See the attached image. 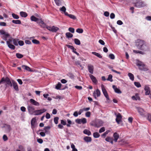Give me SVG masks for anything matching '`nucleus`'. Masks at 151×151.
I'll use <instances>...</instances> for the list:
<instances>
[{
	"instance_id": "1",
	"label": "nucleus",
	"mask_w": 151,
	"mask_h": 151,
	"mask_svg": "<svg viewBox=\"0 0 151 151\" xmlns=\"http://www.w3.org/2000/svg\"><path fill=\"white\" fill-rule=\"evenodd\" d=\"M138 49L139 50H142L144 51H148L149 50V48L145 43L144 41L143 40H139L138 42V44L137 45Z\"/></svg>"
},
{
	"instance_id": "2",
	"label": "nucleus",
	"mask_w": 151,
	"mask_h": 151,
	"mask_svg": "<svg viewBox=\"0 0 151 151\" xmlns=\"http://www.w3.org/2000/svg\"><path fill=\"white\" fill-rule=\"evenodd\" d=\"M3 79L2 84L4 85H5V88L7 86V85L10 86L11 87L12 86V82H11L9 79L8 78L6 77L5 78L4 77L2 78L1 79Z\"/></svg>"
},
{
	"instance_id": "3",
	"label": "nucleus",
	"mask_w": 151,
	"mask_h": 151,
	"mask_svg": "<svg viewBox=\"0 0 151 151\" xmlns=\"http://www.w3.org/2000/svg\"><path fill=\"white\" fill-rule=\"evenodd\" d=\"M137 65L139 66V69L141 70L146 71L148 70L145 65L141 62L137 63Z\"/></svg>"
},
{
	"instance_id": "4",
	"label": "nucleus",
	"mask_w": 151,
	"mask_h": 151,
	"mask_svg": "<svg viewBox=\"0 0 151 151\" xmlns=\"http://www.w3.org/2000/svg\"><path fill=\"white\" fill-rule=\"evenodd\" d=\"M101 88L103 93L107 99V100H109L108 95L103 84H102L101 85Z\"/></svg>"
},
{
	"instance_id": "5",
	"label": "nucleus",
	"mask_w": 151,
	"mask_h": 151,
	"mask_svg": "<svg viewBox=\"0 0 151 151\" xmlns=\"http://www.w3.org/2000/svg\"><path fill=\"white\" fill-rule=\"evenodd\" d=\"M46 111V110L45 109H43L35 110L34 111V114L35 115H40L44 113Z\"/></svg>"
},
{
	"instance_id": "6",
	"label": "nucleus",
	"mask_w": 151,
	"mask_h": 151,
	"mask_svg": "<svg viewBox=\"0 0 151 151\" xmlns=\"http://www.w3.org/2000/svg\"><path fill=\"white\" fill-rule=\"evenodd\" d=\"M46 28L50 31H52V32H56L58 30H59V28L57 27H55L54 26H53L52 27H47Z\"/></svg>"
},
{
	"instance_id": "7",
	"label": "nucleus",
	"mask_w": 151,
	"mask_h": 151,
	"mask_svg": "<svg viewBox=\"0 0 151 151\" xmlns=\"http://www.w3.org/2000/svg\"><path fill=\"white\" fill-rule=\"evenodd\" d=\"M76 122L78 124H81V123L84 124L86 123L87 121L86 118H83L81 119H76Z\"/></svg>"
},
{
	"instance_id": "8",
	"label": "nucleus",
	"mask_w": 151,
	"mask_h": 151,
	"mask_svg": "<svg viewBox=\"0 0 151 151\" xmlns=\"http://www.w3.org/2000/svg\"><path fill=\"white\" fill-rule=\"evenodd\" d=\"M0 33L1 35H3V37H8L10 36V35L4 30H0Z\"/></svg>"
},
{
	"instance_id": "9",
	"label": "nucleus",
	"mask_w": 151,
	"mask_h": 151,
	"mask_svg": "<svg viewBox=\"0 0 151 151\" xmlns=\"http://www.w3.org/2000/svg\"><path fill=\"white\" fill-rule=\"evenodd\" d=\"M27 109L29 113L31 115L34 114V111H35V108L33 106H28Z\"/></svg>"
},
{
	"instance_id": "10",
	"label": "nucleus",
	"mask_w": 151,
	"mask_h": 151,
	"mask_svg": "<svg viewBox=\"0 0 151 151\" xmlns=\"http://www.w3.org/2000/svg\"><path fill=\"white\" fill-rule=\"evenodd\" d=\"M12 83L14 89L16 91H18L19 88L17 83L14 80H12Z\"/></svg>"
},
{
	"instance_id": "11",
	"label": "nucleus",
	"mask_w": 151,
	"mask_h": 151,
	"mask_svg": "<svg viewBox=\"0 0 151 151\" xmlns=\"http://www.w3.org/2000/svg\"><path fill=\"white\" fill-rule=\"evenodd\" d=\"M122 116L120 113L116 115V120L118 124H119L120 122L122 121Z\"/></svg>"
},
{
	"instance_id": "12",
	"label": "nucleus",
	"mask_w": 151,
	"mask_h": 151,
	"mask_svg": "<svg viewBox=\"0 0 151 151\" xmlns=\"http://www.w3.org/2000/svg\"><path fill=\"white\" fill-rule=\"evenodd\" d=\"M96 94L97 97H99L101 95V92L99 89H97L95 91H94L93 93V96L95 98V99H96Z\"/></svg>"
},
{
	"instance_id": "13",
	"label": "nucleus",
	"mask_w": 151,
	"mask_h": 151,
	"mask_svg": "<svg viewBox=\"0 0 151 151\" xmlns=\"http://www.w3.org/2000/svg\"><path fill=\"white\" fill-rule=\"evenodd\" d=\"M88 71L91 74H93V66L91 65H88Z\"/></svg>"
},
{
	"instance_id": "14",
	"label": "nucleus",
	"mask_w": 151,
	"mask_h": 151,
	"mask_svg": "<svg viewBox=\"0 0 151 151\" xmlns=\"http://www.w3.org/2000/svg\"><path fill=\"white\" fill-rule=\"evenodd\" d=\"M38 23L40 25L42 28H46V27H47L44 22L41 19H40V21L39 22H38Z\"/></svg>"
},
{
	"instance_id": "15",
	"label": "nucleus",
	"mask_w": 151,
	"mask_h": 151,
	"mask_svg": "<svg viewBox=\"0 0 151 151\" xmlns=\"http://www.w3.org/2000/svg\"><path fill=\"white\" fill-rule=\"evenodd\" d=\"M144 89L145 91V94L146 95H148L150 92V91L149 87L147 86H145Z\"/></svg>"
},
{
	"instance_id": "16",
	"label": "nucleus",
	"mask_w": 151,
	"mask_h": 151,
	"mask_svg": "<svg viewBox=\"0 0 151 151\" xmlns=\"http://www.w3.org/2000/svg\"><path fill=\"white\" fill-rule=\"evenodd\" d=\"M30 102L32 104L36 106H39L40 105L39 103L33 99H31L30 100Z\"/></svg>"
},
{
	"instance_id": "17",
	"label": "nucleus",
	"mask_w": 151,
	"mask_h": 151,
	"mask_svg": "<svg viewBox=\"0 0 151 151\" xmlns=\"http://www.w3.org/2000/svg\"><path fill=\"white\" fill-rule=\"evenodd\" d=\"M89 76L93 83L95 84L97 83L98 82L97 80L93 76L90 74L89 75Z\"/></svg>"
},
{
	"instance_id": "18",
	"label": "nucleus",
	"mask_w": 151,
	"mask_h": 151,
	"mask_svg": "<svg viewBox=\"0 0 151 151\" xmlns=\"http://www.w3.org/2000/svg\"><path fill=\"white\" fill-rule=\"evenodd\" d=\"M112 87L116 93H122V91L120 90V89L118 88L115 86L113 85Z\"/></svg>"
},
{
	"instance_id": "19",
	"label": "nucleus",
	"mask_w": 151,
	"mask_h": 151,
	"mask_svg": "<svg viewBox=\"0 0 151 151\" xmlns=\"http://www.w3.org/2000/svg\"><path fill=\"white\" fill-rule=\"evenodd\" d=\"M22 67L23 69L27 71L30 72L32 71V70H31V68L25 65H22Z\"/></svg>"
},
{
	"instance_id": "20",
	"label": "nucleus",
	"mask_w": 151,
	"mask_h": 151,
	"mask_svg": "<svg viewBox=\"0 0 151 151\" xmlns=\"http://www.w3.org/2000/svg\"><path fill=\"white\" fill-rule=\"evenodd\" d=\"M103 122L101 121H99L95 124V127H99L103 125Z\"/></svg>"
},
{
	"instance_id": "21",
	"label": "nucleus",
	"mask_w": 151,
	"mask_h": 151,
	"mask_svg": "<svg viewBox=\"0 0 151 151\" xmlns=\"http://www.w3.org/2000/svg\"><path fill=\"white\" fill-rule=\"evenodd\" d=\"M6 43L8 47L10 49H11L12 50H14L15 48V47L13 45L11 44L9 42V41H7Z\"/></svg>"
},
{
	"instance_id": "22",
	"label": "nucleus",
	"mask_w": 151,
	"mask_h": 151,
	"mask_svg": "<svg viewBox=\"0 0 151 151\" xmlns=\"http://www.w3.org/2000/svg\"><path fill=\"white\" fill-rule=\"evenodd\" d=\"M114 137V141L116 142L117 141V139L119 137V136L118 134L116 132H115L113 135Z\"/></svg>"
},
{
	"instance_id": "23",
	"label": "nucleus",
	"mask_w": 151,
	"mask_h": 151,
	"mask_svg": "<svg viewBox=\"0 0 151 151\" xmlns=\"http://www.w3.org/2000/svg\"><path fill=\"white\" fill-rule=\"evenodd\" d=\"M30 19L32 21L35 22L37 21V22H39V21H40V19H39L36 18L35 16H34L33 15L31 17Z\"/></svg>"
},
{
	"instance_id": "24",
	"label": "nucleus",
	"mask_w": 151,
	"mask_h": 151,
	"mask_svg": "<svg viewBox=\"0 0 151 151\" xmlns=\"http://www.w3.org/2000/svg\"><path fill=\"white\" fill-rule=\"evenodd\" d=\"M66 16H68L71 19H73L75 20L76 19V17L73 15L71 14H68V13H66Z\"/></svg>"
},
{
	"instance_id": "25",
	"label": "nucleus",
	"mask_w": 151,
	"mask_h": 151,
	"mask_svg": "<svg viewBox=\"0 0 151 151\" xmlns=\"http://www.w3.org/2000/svg\"><path fill=\"white\" fill-rule=\"evenodd\" d=\"M132 98L134 100H140V98L139 96L137 94H136L135 96H133L132 97Z\"/></svg>"
},
{
	"instance_id": "26",
	"label": "nucleus",
	"mask_w": 151,
	"mask_h": 151,
	"mask_svg": "<svg viewBox=\"0 0 151 151\" xmlns=\"http://www.w3.org/2000/svg\"><path fill=\"white\" fill-rule=\"evenodd\" d=\"M84 140L87 142H90L91 141V138L89 137H86L84 138Z\"/></svg>"
},
{
	"instance_id": "27",
	"label": "nucleus",
	"mask_w": 151,
	"mask_h": 151,
	"mask_svg": "<svg viewBox=\"0 0 151 151\" xmlns=\"http://www.w3.org/2000/svg\"><path fill=\"white\" fill-rule=\"evenodd\" d=\"M20 14L21 16L22 17H26L27 16V14L26 12H20Z\"/></svg>"
},
{
	"instance_id": "28",
	"label": "nucleus",
	"mask_w": 151,
	"mask_h": 151,
	"mask_svg": "<svg viewBox=\"0 0 151 151\" xmlns=\"http://www.w3.org/2000/svg\"><path fill=\"white\" fill-rule=\"evenodd\" d=\"M83 133L86 134L88 135V136H89L91 135V132L90 131L87 129H85L83 131Z\"/></svg>"
},
{
	"instance_id": "29",
	"label": "nucleus",
	"mask_w": 151,
	"mask_h": 151,
	"mask_svg": "<svg viewBox=\"0 0 151 151\" xmlns=\"http://www.w3.org/2000/svg\"><path fill=\"white\" fill-rule=\"evenodd\" d=\"M92 54L97 56V57L100 58H102V56L99 53H97L96 52H92Z\"/></svg>"
},
{
	"instance_id": "30",
	"label": "nucleus",
	"mask_w": 151,
	"mask_h": 151,
	"mask_svg": "<svg viewBox=\"0 0 151 151\" xmlns=\"http://www.w3.org/2000/svg\"><path fill=\"white\" fill-rule=\"evenodd\" d=\"M142 2H137L135 4L134 6L137 7H141Z\"/></svg>"
},
{
	"instance_id": "31",
	"label": "nucleus",
	"mask_w": 151,
	"mask_h": 151,
	"mask_svg": "<svg viewBox=\"0 0 151 151\" xmlns=\"http://www.w3.org/2000/svg\"><path fill=\"white\" fill-rule=\"evenodd\" d=\"M36 122L35 118H32L31 121V125L32 126H34Z\"/></svg>"
},
{
	"instance_id": "32",
	"label": "nucleus",
	"mask_w": 151,
	"mask_h": 151,
	"mask_svg": "<svg viewBox=\"0 0 151 151\" xmlns=\"http://www.w3.org/2000/svg\"><path fill=\"white\" fill-rule=\"evenodd\" d=\"M128 76L129 77L131 80L132 81H133L134 80V76L133 74L131 73H129L128 74Z\"/></svg>"
},
{
	"instance_id": "33",
	"label": "nucleus",
	"mask_w": 151,
	"mask_h": 151,
	"mask_svg": "<svg viewBox=\"0 0 151 151\" xmlns=\"http://www.w3.org/2000/svg\"><path fill=\"white\" fill-rule=\"evenodd\" d=\"M50 126H47L44 127V128L43 131L45 132V133L47 132H48L49 130L50 129Z\"/></svg>"
},
{
	"instance_id": "34",
	"label": "nucleus",
	"mask_w": 151,
	"mask_h": 151,
	"mask_svg": "<svg viewBox=\"0 0 151 151\" xmlns=\"http://www.w3.org/2000/svg\"><path fill=\"white\" fill-rule=\"evenodd\" d=\"M12 22L15 24H21V22L20 20H13Z\"/></svg>"
},
{
	"instance_id": "35",
	"label": "nucleus",
	"mask_w": 151,
	"mask_h": 151,
	"mask_svg": "<svg viewBox=\"0 0 151 151\" xmlns=\"http://www.w3.org/2000/svg\"><path fill=\"white\" fill-rule=\"evenodd\" d=\"M66 36L68 38H71L73 36V35L70 32H67L66 33Z\"/></svg>"
},
{
	"instance_id": "36",
	"label": "nucleus",
	"mask_w": 151,
	"mask_h": 151,
	"mask_svg": "<svg viewBox=\"0 0 151 151\" xmlns=\"http://www.w3.org/2000/svg\"><path fill=\"white\" fill-rule=\"evenodd\" d=\"M60 11L63 12H64L65 14L66 15V13H68L67 12H66V9L65 7L64 6H63L62 8H61L60 9Z\"/></svg>"
},
{
	"instance_id": "37",
	"label": "nucleus",
	"mask_w": 151,
	"mask_h": 151,
	"mask_svg": "<svg viewBox=\"0 0 151 151\" xmlns=\"http://www.w3.org/2000/svg\"><path fill=\"white\" fill-rule=\"evenodd\" d=\"M133 52L137 54V53H139L142 54H144V53L143 52H142V51H139V50H133Z\"/></svg>"
},
{
	"instance_id": "38",
	"label": "nucleus",
	"mask_w": 151,
	"mask_h": 151,
	"mask_svg": "<svg viewBox=\"0 0 151 151\" xmlns=\"http://www.w3.org/2000/svg\"><path fill=\"white\" fill-rule=\"evenodd\" d=\"M74 42L75 43L78 45H79L81 44L80 41L77 39H74Z\"/></svg>"
},
{
	"instance_id": "39",
	"label": "nucleus",
	"mask_w": 151,
	"mask_h": 151,
	"mask_svg": "<svg viewBox=\"0 0 151 151\" xmlns=\"http://www.w3.org/2000/svg\"><path fill=\"white\" fill-rule=\"evenodd\" d=\"M112 78V75L111 74H110L109 75L108 78L107 79V80L108 81H110L111 82H112L113 81Z\"/></svg>"
},
{
	"instance_id": "40",
	"label": "nucleus",
	"mask_w": 151,
	"mask_h": 151,
	"mask_svg": "<svg viewBox=\"0 0 151 151\" xmlns=\"http://www.w3.org/2000/svg\"><path fill=\"white\" fill-rule=\"evenodd\" d=\"M32 42L35 44H40L39 41L36 39L33 40H32Z\"/></svg>"
},
{
	"instance_id": "41",
	"label": "nucleus",
	"mask_w": 151,
	"mask_h": 151,
	"mask_svg": "<svg viewBox=\"0 0 151 151\" xmlns=\"http://www.w3.org/2000/svg\"><path fill=\"white\" fill-rule=\"evenodd\" d=\"M16 56L17 58H21L23 57V55L19 53H17L16 54Z\"/></svg>"
},
{
	"instance_id": "42",
	"label": "nucleus",
	"mask_w": 151,
	"mask_h": 151,
	"mask_svg": "<svg viewBox=\"0 0 151 151\" xmlns=\"http://www.w3.org/2000/svg\"><path fill=\"white\" fill-rule=\"evenodd\" d=\"M56 4L58 6H59L61 4V2L60 1V0H54Z\"/></svg>"
},
{
	"instance_id": "43",
	"label": "nucleus",
	"mask_w": 151,
	"mask_h": 151,
	"mask_svg": "<svg viewBox=\"0 0 151 151\" xmlns=\"http://www.w3.org/2000/svg\"><path fill=\"white\" fill-rule=\"evenodd\" d=\"M76 32L79 33H82L83 32V30L82 29L78 28L76 29Z\"/></svg>"
},
{
	"instance_id": "44",
	"label": "nucleus",
	"mask_w": 151,
	"mask_h": 151,
	"mask_svg": "<svg viewBox=\"0 0 151 151\" xmlns=\"http://www.w3.org/2000/svg\"><path fill=\"white\" fill-rule=\"evenodd\" d=\"M93 136L95 138H98L100 136V134L98 132H95L93 134Z\"/></svg>"
},
{
	"instance_id": "45",
	"label": "nucleus",
	"mask_w": 151,
	"mask_h": 151,
	"mask_svg": "<svg viewBox=\"0 0 151 151\" xmlns=\"http://www.w3.org/2000/svg\"><path fill=\"white\" fill-rule=\"evenodd\" d=\"M61 84L60 83H58L55 87V88L57 89H60L61 87Z\"/></svg>"
},
{
	"instance_id": "46",
	"label": "nucleus",
	"mask_w": 151,
	"mask_h": 151,
	"mask_svg": "<svg viewBox=\"0 0 151 151\" xmlns=\"http://www.w3.org/2000/svg\"><path fill=\"white\" fill-rule=\"evenodd\" d=\"M59 118L58 117H56L54 118V122L55 124H57L58 123V120Z\"/></svg>"
},
{
	"instance_id": "47",
	"label": "nucleus",
	"mask_w": 151,
	"mask_h": 151,
	"mask_svg": "<svg viewBox=\"0 0 151 151\" xmlns=\"http://www.w3.org/2000/svg\"><path fill=\"white\" fill-rule=\"evenodd\" d=\"M12 16L14 19H18L19 18V16L14 13L12 14Z\"/></svg>"
},
{
	"instance_id": "48",
	"label": "nucleus",
	"mask_w": 151,
	"mask_h": 151,
	"mask_svg": "<svg viewBox=\"0 0 151 151\" xmlns=\"http://www.w3.org/2000/svg\"><path fill=\"white\" fill-rule=\"evenodd\" d=\"M134 85L135 86H136L137 87H139L141 86V85L139 82H135L134 83Z\"/></svg>"
},
{
	"instance_id": "49",
	"label": "nucleus",
	"mask_w": 151,
	"mask_h": 151,
	"mask_svg": "<svg viewBox=\"0 0 151 151\" xmlns=\"http://www.w3.org/2000/svg\"><path fill=\"white\" fill-rule=\"evenodd\" d=\"M66 46H67L68 47V48H69L70 49H71L73 51L74 50H76V49H75L74 47L72 46H71L70 45H66Z\"/></svg>"
},
{
	"instance_id": "50",
	"label": "nucleus",
	"mask_w": 151,
	"mask_h": 151,
	"mask_svg": "<svg viewBox=\"0 0 151 151\" xmlns=\"http://www.w3.org/2000/svg\"><path fill=\"white\" fill-rule=\"evenodd\" d=\"M68 30L72 33H74V29L72 27L69 28L68 29Z\"/></svg>"
},
{
	"instance_id": "51",
	"label": "nucleus",
	"mask_w": 151,
	"mask_h": 151,
	"mask_svg": "<svg viewBox=\"0 0 151 151\" xmlns=\"http://www.w3.org/2000/svg\"><path fill=\"white\" fill-rule=\"evenodd\" d=\"M147 119L151 122V114H148L147 115Z\"/></svg>"
},
{
	"instance_id": "52",
	"label": "nucleus",
	"mask_w": 151,
	"mask_h": 151,
	"mask_svg": "<svg viewBox=\"0 0 151 151\" xmlns=\"http://www.w3.org/2000/svg\"><path fill=\"white\" fill-rule=\"evenodd\" d=\"M109 57L111 59H114L115 58L114 55L113 54H110L109 55Z\"/></svg>"
},
{
	"instance_id": "53",
	"label": "nucleus",
	"mask_w": 151,
	"mask_h": 151,
	"mask_svg": "<svg viewBox=\"0 0 151 151\" xmlns=\"http://www.w3.org/2000/svg\"><path fill=\"white\" fill-rule=\"evenodd\" d=\"M3 139L4 141H6L8 140V137L6 135L4 134L3 136Z\"/></svg>"
},
{
	"instance_id": "54",
	"label": "nucleus",
	"mask_w": 151,
	"mask_h": 151,
	"mask_svg": "<svg viewBox=\"0 0 151 151\" xmlns=\"http://www.w3.org/2000/svg\"><path fill=\"white\" fill-rule=\"evenodd\" d=\"M105 129L104 127H102L101 128L99 129V132L100 133H101L102 132H104L105 131Z\"/></svg>"
},
{
	"instance_id": "55",
	"label": "nucleus",
	"mask_w": 151,
	"mask_h": 151,
	"mask_svg": "<svg viewBox=\"0 0 151 151\" xmlns=\"http://www.w3.org/2000/svg\"><path fill=\"white\" fill-rule=\"evenodd\" d=\"M18 43L19 45L22 46L24 45V42L22 40H20L18 41Z\"/></svg>"
},
{
	"instance_id": "56",
	"label": "nucleus",
	"mask_w": 151,
	"mask_h": 151,
	"mask_svg": "<svg viewBox=\"0 0 151 151\" xmlns=\"http://www.w3.org/2000/svg\"><path fill=\"white\" fill-rule=\"evenodd\" d=\"M67 122H68V124H67V126L68 127H70V124L71 123V121L70 120H68Z\"/></svg>"
},
{
	"instance_id": "57",
	"label": "nucleus",
	"mask_w": 151,
	"mask_h": 151,
	"mask_svg": "<svg viewBox=\"0 0 151 151\" xmlns=\"http://www.w3.org/2000/svg\"><path fill=\"white\" fill-rule=\"evenodd\" d=\"M86 116L87 117H89L91 115V113L89 111L86 112L85 114Z\"/></svg>"
},
{
	"instance_id": "58",
	"label": "nucleus",
	"mask_w": 151,
	"mask_h": 151,
	"mask_svg": "<svg viewBox=\"0 0 151 151\" xmlns=\"http://www.w3.org/2000/svg\"><path fill=\"white\" fill-rule=\"evenodd\" d=\"M61 123L64 125H66V122L63 120H61Z\"/></svg>"
},
{
	"instance_id": "59",
	"label": "nucleus",
	"mask_w": 151,
	"mask_h": 151,
	"mask_svg": "<svg viewBox=\"0 0 151 151\" xmlns=\"http://www.w3.org/2000/svg\"><path fill=\"white\" fill-rule=\"evenodd\" d=\"M37 142L40 143L41 144L43 142V140L40 138L38 139H37Z\"/></svg>"
},
{
	"instance_id": "60",
	"label": "nucleus",
	"mask_w": 151,
	"mask_h": 151,
	"mask_svg": "<svg viewBox=\"0 0 151 151\" xmlns=\"http://www.w3.org/2000/svg\"><path fill=\"white\" fill-rule=\"evenodd\" d=\"M115 14L113 13H111L110 15V18L111 19H114L115 17Z\"/></svg>"
},
{
	"instance_id": "61",
	"label": "nucleus",
	"mask_w": 151,
	"mask_h": 151,
	"mask_svg": "<svg viewBox=\"0 0 151 151\" xmlns=\"http://www.w3.org/2000/svg\"><path fill=\"white\" fill-rule=\"evenodd\" d=\"M99 43L102 45H104L105 44L104 42L102 40H99Z\"/></svg>"
},
{
	"instance_id": "62",
	"label": "nucleus",
	"mask_w": 151,
	"mask_h": 151,
	"mask_svg": "<svg viewBox=\"0 0 151 151\" xmlns=\"http://www.w3.org/2000/svg\"><path fill=\"white\" fill-rule=\"evenodd\" d=\"M109 13L108 12H105L104 13V15L105 16L108 17L109 16Z\"/></svg>"
},
{
	"instance_id": "63",
	"label": "nucleus",
	"mask_w": 151,
	"mask_h": 151,
	"mask_svg": "<svg viewBox=\"0 0 151 151\" xmlns=\"http://www.w3.org/2000/svg\"><path fill=\"white\" fill-rule=\"evenodd\" d=\"M13 43L16 46L18 45V44L17 43V41L15 39H13Z\"/></svg>"
},
{
	"instance_id": "64",
	"label": "nucleus",
	"mask_w": 151,
	"mask_h": 151,
	"mask_svg": "<svg viewBox=\"0 0 151 151\" xmlns=\"http://www.w3.org/2000/svg\"><path fill=\"white\" fill-rule=\"evenodd\" d=\"M111 139L109 137H106L105 139V140L106 141L109 142H110L111 140Z\"/></svg>"
}]
</instances>
